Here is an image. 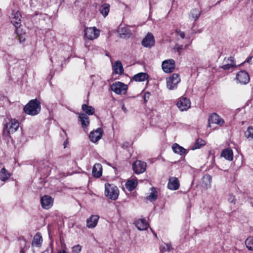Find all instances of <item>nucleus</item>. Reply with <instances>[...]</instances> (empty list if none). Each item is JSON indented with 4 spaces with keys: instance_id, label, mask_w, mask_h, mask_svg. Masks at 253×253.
Returning a JSON list of instances; mask_svg holds the SVG:
<instances>
[{
    "instance_id": "nucleus-42",
    "label": "nucleus",
    "mask_w": 253,
    "mask_h": 253,
    "mask_svg": "<svg viewBox=\"0 0 253 253\" xmlns=\"http://www.w3.org/2000/svg\"><path fill=\"white\" fill-rule=\"evenodd\" d=\"M122 109L124 110V111L125 112H126V108L125 107V106H124V105H123V106H122Z\"/></svg>"
},
{
    "instance_id": "nucleus-5",
    "label": "nucleus",
    "mask_w": 253,
    "mask_h": 253,
    "mask_svg": "<svg viewBox=\"0 0 253 253\" xmlns=\"http://www.w3.org/2000/svg\"><path fill=\"white\" fill-rule=\"evenodd\" d=\"M127 85L120 82H116L111 85V89L117 94H124L127 89Z\"/></svg>"
},
{
    "instance_id": "nucleus-49",
    "label": "nucleus",
    "mask_w": 253,
    "mask_h": 253,
    "mask_svg": "<svg viewBox=\"0 0 253 253\" xmlns=\"http://www.w3.org/2000/svg\"><path fill=\"white\" fill-rule=\"evenodd\" d=\"M154 234L155 235V236H157L156 234L154 233Z\"/></svg>"
},
{
    "instance_id": "nucleus-12",
    "label": "nucleus",
    "mask_w": 253,
    "mask_h": 253,
    "mask_svg": "<svg viewBox=\"0 0 253 253\" xmlns=\"http://www.w3.org/2000/svg\"><path fill=\"white\" fill-rule=\"evenodd\" d=\"M42 207L44 209H49L53 205V199L48 195H44L41 199Z\"/></svg>"
},
{
    "instance_id": "nucleus-14",
    "label": "nucleus",
    "mask_w": 253,
    "mask_h": 253,
    "mask_svg": "<svg viewBox=\"0 0 253 253\" xmlns=\"http://www.w3.org/2000/svg\"><path fill=\"white\" fill-rule=\"evenodd\" d=\"M236 79L242 84H247L250 81L248 73L244 71L239 72L236 75Z\"/></svg>"
},
{
    "instance_id": "nucleus-4",
    "label": "nucleus",
    "mask_w": 253,
    "mask_h": 253,
    "mask_svg": "<svg viewBox=\"0 0 253 253\" xmlns=\"http://www.w3.org/2000/svg\"><path fill=\"white\" fill-rule=\"evenodd\" d=\"M180 82L179 74H173L167 79V86L169 90H173L176 88L177 85Z\"/></svg>"
},
{
    "instance_id": "nucleus-38",
    "label": "nucleus",
    "mask_w": 253,
    "mask_h": 253,
    "mask_svg": "<svg viewBox=\"0 0 253 253\" xmlns=\"http://www.w3.org/2000/svg\"><path fill=\"white\" fill-rule=\"evenodd\" d=\"M235 66H236V65L233 63H232L231 64H227L223 65L222 66V68L224 70H229L230 68H232Z\"/></svg>"
},
{
    "instance_id": "nucleus-17",
    "label": "nucleus",
    "mask_w": 253,
    "mask_h": 253,
    "mask_svg": "<svg viewBox=\"0 0 253 253\" xmlns=\"http://www.w3.org/2000/svg\"><path fill=\"white\" fill-rule=\"evenodd\" d=\"M99 216L97 215H92L86 219V227L88 228H93L97 224Z\"/></svg>"
},
{
    "instance_id": "nucleus-19",
    "label": "nucleus",
    "mask_w": 253,
    "mask_h": 253,
    "mask_svg": "<svg viewBox=\"0 0 253 253\" xmlns=\"http://www.w3.org/2000/svg\"><path fill=\"white\" fill-rule=\"evenodd\" d=\"M42 242V238L41 234L37 233L34 237L32 242V246L33 247L40 248Z\"/></svg>"
},
{
    "instance_id": "nucleus-20",
    "label": "nucleus",
    "mask_w": 253,
    "mask_h": 253,
    "mask_svg": "<svg viewBox=\"0 0 253 253\" xmlns=\"http://www.w3.org/2000/svg\"><path fill=\"white\" fill-rule=\"evenodd\" d=\"M138 184L137 179L136 178H131L128 179L125 185L126 188L129 191H132L135 188Z\"/></svg>"
},
{
    "instance_id": "nucleus-47",
    "label": "nucleus",
    "mask_w": 253,
    "mask_h": 253,
    "mask_svg": "<svg viewBox=\"0 0 253 253\" xmlns=\"http://www.w3.org/2000/svg\"><path fill=\"white\" fill-rule=\"evenodd\" d=\"M251 58H252L248 59V60H247V62H249L250 61V60H251Z\"/></svg>"
},
{
    "instance_id": "nucleus-15",
    "label": "nucleus",
    "mask_w": 253,
    "mask_h": 253,
    "mask_svg": "<svg viewBox=\"0 0 253 253\" xmlns=\"http://www.w3.org/2000/svg\"><path fill=\"white\" fill-rule=\"evenodd\" d=\"M102 133L103 130L101 128H98L94 131H91L89 135L90 141L94 143L97 142L101 138Z\"/></svg>"
},
{
    "instance_id": "nucleus-39",
    "label": "nucleus",
    "mask_w": 253,
    "mask_h": 253,
    "mask_svg": "<svg viewBox=\"0 0 253 253\" xmlns=\"http://www.w3.org/2000/svg\"><path fill=\"white\" fill-rule=\"evenodd\" d=\"M175 32L177 35L179 36L182 39H184L185 38V34L183 32H182L179 30H176Z\"/></svg>"
},
{
    "instance_id": "nucleus-16",
    "label": "nucleus",
    "mask_w": 253,
    "mask_h": 253,
    "mask_svg": "<svg viewBox=\"0 0 253 253\" xmlns=\"http://www.w3.org/2000/svg\"><path fill=\"white\" fill-rule=\"evenodd\" d=\"M180 184L178 179L176 177H171L169 178L168 187L171 190H176L179 188Z\"/></svg>"
},
{
    "instance_id": "nucleus-6",
    "label": "nucleus",
    "mask_w": 253,
    "mask_h": 253,
    "mask_svg": "<svg viewBox=\"0 0 253 253\" xmlns=\"http://www.w3.org/2000/svg\"><path fill=\"white\" fill-rule=\"evenodd\" d=\"M175 62L172 59L165 60L162 62V68L166 73H171L175 69Z\"/></svg>"
},
{
    "instance_id": "nucleus-27",
    "label": "nucleus",
    "mask_w": 253,
    "mask_h": 253,
    "mask_svg": "<svg viewBox=\"0 0 253 253\" xmlns=\"http://www.w3.org/2000/svg\"><path fill=\"white\" fill-rule=\"evenodd\" d=\"M99 10L101 14L104 17H106L110 11V5L108 3H104L100 6Z\"/></svg>"
},
{
    "instance_id": "nucleus-44",
    "label": "nucleus",
    "mask_w": 253,
    "mask_h": 253,
    "mask_svg": "<svg viewBox=\"0 0 253 253\" xmlns=\"http://www.w3.org/2000/svg\"><path fill=\"white\" fill-rule=\"evenodd\" d=\"M150 94L149 92H146L145 94V96H148Z\"/></svg>"
},
{
    "instance_id": "nucleus-11",
    "label": "nucleus",
    "mask_w": 253,
    "mask_h": 253,
    "mask_svg": "<svg viewBox=\"0 0 253 253\" xmlns=\"http://www.w3.org/2000/svg\"><path fill=\"white\" fill-rule=\"evenodd\" d=\"M224 123V121L223 119L216 113L211 114L209 119V126L210 127H211V124H216L221 126Z\"/></svg>"
},
{
    "instance_id": "nucleus-33",
    "label": "nucleus",
    "mask_w": 253,
    "mask_h": 253,
    "mask_svg": "<svg viewBox=\"0 0 253 253\" xmlns=\"http://www.w3.org/2000/svg\"><path fill=\"white\" fill-rule=\"evenodd\" d=\"M245 135L249 139L253 140V126H249L245 131Z\"/></svg>"
},
{
    "instance_id": "nucleus-29",
    "label": "nucleus",
    "mask_w": 253,
    "mask_h": 253,
    "mask_svg": "<svg viewBox=\"0 0 253 253\" xmlns=\"http://www.w3.org/2000/svg\"><path fill=\"white\" fill-rule=\"evenodd\" d=\"M172 149L175 153H177L181 155L186 152V149L179 146L177 143H175L172 145Z\"/></svg>"
},
{
    "instance_id": "nucleus-35",
    "label": "nucleus",
    "mask_w": 253,
    "mask_h": 253,
    "mask_svg": "<svg viewBox=\"0 0 253 253\" xmlns=\"http://www.w3.org/2000/svg\"><path fill=\"white\" fill-rule=\"evenodd\" d=\"M200 13L199 11L196 9H193L191 12V16L193 19L197 20L200 16Z\"/></svg>"
},
{
    "instance_id": "nucleus-2",
    "label": "nucleus",
    "mask_w": 253,
    "mask_h": 253,
    "mask_svg": "<svg viewBox=\"0 0 253 253\" xmlns=\"http://www.w3.org/2000/svg\"><path fill=\"white\" fill-rule=\"evenodd\" d=\"M119 194V190L117 186L109 183L105 185V195L108 199L116 200Z\"/></svg>"
},
{
    "instance_id": "nucleus-46",
    "label": "nucleus",
    "mask_w": 253,
    "mask_h": 253,
    "mask_svg": "<svg viewBox=\"0 0 253 253\" xmlns=\"http://www.w3.org/2000/svg\"><path fill=\"white\" fill-rule=\"evenodd\" d=\"M23 242L24 243V244H26V243H27V242L26 241V240H23Z\"/></svg>"
},
{
    "instance_id": "nucleus-45",
    "label": "nucleus",
    "mask_w": 253,
    "mask_h": 253,
    "mask_svg": "<svg viewBox=\"0 0 253 253\" xmlns=\"http://www.w3.org/2000/svg\"><path fill=\"white\" fill-rule=\"evenodd\" d=\"M58 253H66L64 251H62L59 252Z\"/></svg>"
},
{
    "instance_id": "nucleus-13",
    "label": "nucleus",
    "mask_w": 253,
    "mask_h": 253,
    "mask_svg": "<svg viewBox=\"0 0 253 253\" xmlns=\"http://www.w3.org/2000/svg\"><path fill=\"white\" fill-rule=\"evenodd\" d=\"M155 40L153 35L149 33L142 41V44L146 47H151L154 45Z\"/></svg>"
},
{
    "instance_id": "nucleus-41",
    "label": "nucleus",
    "mask_w": 253,
    "mask_h": 253,
    "mask_svg": "<svg viewBox=\"0 0 253 253\" xmlns=\"http://www.w3.org/2000/svg\"><path fill=\"white\" fill-rule=\"evenodd\" d=\"M183 48V45L176 44L174 47V49L176 50L177 52H179Z\"/></svg>"
},
{
    "instance_id": "nucleus-9",
    "label": "nucleus",
    "mask_w": 253,
    "mask_h": 253,
    "mask_svg": "<svg viewBox=\"0 0 253 253\" xmlns=\"http://www.w3.org/2000/svg\"><path fill=\"white\" fill-rule=\"evenodd\" d=\"M19 127V123L16 120H11L9 122L6 123L3 128V131L7 129V135L15 132Z\"/></svg>"
},
{
    "instance_id": "nucleus-18",
    "label": "nucleus",
    "mask_w": 253,
    "mask_h": 253,
    "mask_svg": "<svg viewBox=\"0 0 253 253\" xmlns=\"http://www.w3.org/2000/svg\"><path fill=\"white\" fill-rule=\"evenodd\" d=\"M102 168L100 164H95L92 168V175L96 178H99L102 175Z\"/></svg>"
},
{
    "instance_id": "nucleus-48",
    "label": "nucleus",
    "mask_w": 253,
    "mask_h": 253,
    "mask_svg": "<svg viewBox=\"0 0 253 253\" xmlns=\"http://www.w3.org/2000/svg\"><path fill=\"white\" fill-rule=\"evenodd\" d=\"M207 178H210V175H207Z\"/></svg>"
},
{
    "instance_id": "nucleus-28",
    "label": "nucleus",
    "mask_w": 253,
    "mask_h": 253,
    "mask_svg": "<svg viewBox=\"0 0 253 253\" xmlns=\"http://www.w3.org/2000/svg\"><path fill=\"white\" fill-rule=\"evenodd\" d=\"M82 109L86 115H92L95 112V109L93 107L86 104H83Z\"/></svg>"
},
{
    "instance_id": "nucleus-7",
    "label": "nucleus",
    "mask_w": 253,
    "mask_h": 253,
    "mask_svg": "<svg viewBox=\"0 0 253 253\" xmlns=\"http://www.w3.org/2000/svg\"><path fill=\"white\" fill-rule=\"evenodd\" d=\"M147 164L140 160H136L132 164V169L137 174L144 172L146 169Z\"/></svg>"
},
{
    "instance_id": "nucleus-22",
    "label": "nucleus",
    "mask_w": 253,
    "mask_h": 253,
    "mask_svg": "<svg viewBox=\"0 0 253 253\" xmlns=\"http://www.w3.org/2000/svg\"><path fill=\"white\" fill-rule=\"evenodd\" d=\"M114 73L116 74L122 75L124 73V68L120 61H116L113 65Z\"/></svg>"
},
{
    "instance_id": "nucleus-24",
    "label": "nucleus",
    "mask_w": 253,
    "mask_h": 253,
    "mask_svg": "<svg viewBox=\"0 0 253 253\" xmlns=\"http://www.w3.org/2000/svg\"><path fill=\"white\" fill-rule=\"evenodd\" d=\"M221 156L229 161H232L233 159V151L230 148H227L223 150Z\"/></svg>"
},
{
    "instance_id": "nucleus-8",
    "label": "nucleus",
    "mask_w": 253,
    "mask_h": 253,
    "mask_svg": "<svg viewBox=\"0 0 253 253\" xmlns=\"http://www.w3.org/2000/svg\"><path fill=\"white\" fill-rule=\"evenodd\" d=\"M84 33L88 39L93 40L99 37L100 31L96 27H89L85 29Z\"/></svg>"
},
{
    "instance_id": "nucleus-31",
    "label": "nucleus",
    "mask_w": 253,
    "mask_h": 253,
    "mask_svg": "<svg viewBox=\"0 0 253 253\" xmlns=\"http://www.w3.org/2000/svg\"><path fill=\"white\" fill-rule=\"evenodd\" d=\"M206 144V142L204 140L199 138L197 140V141L195 143L194 146L192 147V150L200 148L202 146H204Z\"/></svg>"
},
{
    "instance_id": "nucleus-36",
    "label": "nucleus",
    "mask_w": 253,
    "mask_h": 253,
    "mask_svg": "<svg viewBox=\"0 0 253 253\" xmlns=\"http://www.w3.org/2000/svg\"><path fill=\"white\" fill-rule=\"evenodd\" d=\"M82 250V247L80 245H77L72 248L73 253H79Z\"/></svg>"
},
{
    "instance_id": "nucleus-30",
    "label": "nucleus",
    "mask_w": 253,
    "mask_h": 253,
    "mask_svg": "<svg viewBox=\"0 0 253 253\" xmlns=\"http://www.w3.org/2000/svg\"><path fill=\"white\" fill-rule=\"evenodd\" d=\"M151 193L147 197V199L151 202L154 201L157 199V192L154 187L151 188Z\"/></svg>"
},
{
    "instance_id": "nucleus-43",
    "label": "nucleus",
    "mask_w": 253,
    "mask_h": 253,
    "mask_svg": "<svg viewBox=\"0 0 253 253\" xmlns=\"http://www.w3.org/2000/svg\"><path fill=\"white\" fill-rule=\"evenodd\" d=\"M25 248H27V247L26 246L24 247V248L23 249H22V250H21L20 251V253H24V249Z\"/></svg>"
},
{
    "instance_id": "nucleus-37",
    "label": "nucleus",
    "mask_w": 253,
    "mask_h": 253,
    "mask_svg": "<svg viewBox=\"0 0 253 253\" xmlns=\"http://www.w3.org/2000/svg\"><path fill=\"white\" fill-rule=\"evenodd\" d=\"M227 200L229 202L231 203H233V204H235L236 200L235 196L232 194H229L228 196Z\"/></svg>"
},
{
    "instance_id": "nucleus-34",
    "label": "nucleus",
    "mask_w": 253,
    "mask_h": 253,
    "mask_svg": "<svg viewBox=\"0 0 253 253\" xmlns=\"http://www.w3.org/2000/svg\"><path fill=\"white\" fill-rule=\"evenodd\" d=\"M172 249V247L170 244H165V246H162L160 247V250L162 253L166 251H170Z\"/></svg>"
},
{
    "instance_id": "nucleus-25",
    "label": "nucleus",
    "mask_w": 253,
    "mask_h": 253,
    "mask_svg": "<svg viewBox=\"0 0 253 253\" xmlns=\"http://www.w3.org/2000/svg\"><path fill=\"white\" fill-rule=\"evenodd\" d=\"M148 78L147 74L145 73H139L135 75L133 77V80L136 82H143L146 80Z\"/></svg>"
},
{
    "instance_id": "nucleus-3",
    "label": "nucleus",
    "mask_w": 253,
    "mask_h": 253,
    "mask_svg": "<svg viewBox=\"0 0 253 253\" xmlns=\"http://www.w3.org/2000/svg\"><path fill=\"white\" fill-rule=\"evenodd\" d=\"M21 14L20 12L16 10H12L9 15V19L11 23L16 28L15 33L18 34V28L21 26Z\"/></svg>"
},
{
    "instance_id": "nucleus-1",
    "label": "nucleus",
    "mask_w": 253,
    "mask_h": 253,
    "mask_svg": "<svg viewBox=\"0 0 253 253\" xmlns=\"http://www.w3.org/2000/svg\"><path fill=\"white\" fill-rule=\"evenodd\" d=\"M24 110L28 115H36L41 111V103L36 99L31 100L24 106Z\"/></svg>"
},
{
    "instance_id": "nucleus-32",
    "label": "nucleus",
    "mask_w": 253,
    "mask_h": 253,
    "mask_svg": "<svg viewBox=\"0 0 253 253\" xmlns=\"http://www.w3.org/2000/svg\"><path fill=\"white\" fill-rule=\"evenodd\" d=\"M245 245L250 251H253V237H248L245 241Z\"/></svg>"
},
{
    "instance_id": "nucleus-26",
    "label": "nucleus",
    "mask_w": 253,
    "mask_h": 253,
    "mask_svg": "<svg viewBox=\"0 0 253 253\" xmlns=\"http://www.w3.org/2000/svg\"><path fill=\"white\" fill-rule=\"evenodd\" d=\"M10 177V174L5 169L2 168L0 171V179L2 181H5Z\"/></svg>"
},
{
    "instance_id": "nucleus-23",
    "label": "nucleus",
    "mask_w": 253,
    "mask_h": 253,
    "mask_svg": "<svg viewBox=\"0 0 253 253\" xmlns=\"http://www.w3.org/2000/svg\"><path fill=\"white\" fill-rule=\"evenodd\" d=\"M79 118L83 128H86L89 125V117L86 114L84 113L80 114Z\"/></svg>"
},
{
    "instance_id": "nucleus-10",
    "label": "nucleus",
    "mask_w": 253,
    "mask_h": 253,
    "mask_svg": "<svg viewBox=\"0 0 253 253\" xmlns=\"http://www.w3.org/2000/svg\"><path fill=\"white\" fill-rule=\"evenodd\" d=\"M176 105L180 111H186L191 107V102L189 99L182 97L177 101Z\"/></svg>"
},
{
    "instance_id": "nucleus-40",
    "label": "nucleus",
    "mask_w": 253,
    "mask_h": 253,
    "mask_svg": "<svg viewBox=\"0 0 253 253\" xmlns=\"http://www.w3.org/2000/svg\"><path fill=\"white\" fill-rule=\"evenodd\" d=\"M19 36V40L20 42H24L25 40V35H22L19 34V30L18 29V34L16 33Z\"/></svg>"
},
{
    "instance_id": "nucleus-21",
    "label": "nucleus",
    "mask_w": 253,
    "mask_h": 253,
    "mask_svg": "<svg viewBox=\"0 0 253 253\" xmlns=\"http://www.w3.org/2000/svg\"><path fill=\"white\" fill-rule=\"evenodd\" d=\"M135 225L139 230H145L148 227V224L145 219H139L135 221Z\"/></svg>"
}]
</instances>
